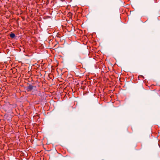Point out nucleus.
Here are the masks:
<instances>
[{
	"mask_svg": "<svg viewBox=\"0 0 160 160\" xmlns=\"http://www.w3.org/2000/svg\"><path fill=\"white\" fill-rule=\"evenodd\" d=\"M33 88V86L31 85H29L27 88V90L28 91H31Z\"/></svg>",
	"mask_w": 160,
	"mask_h": 160,
	"instance_id": "1",
	"label": "nucleus"
},
{
	"mask_svg": "<svg viewBox=\"0 0 160 160\" xmlns=\"http://www.w3.org/2000/svg\"><path fill=\"white\" fill-rule=\"evenodd\" d=\"M10 37H11L12 38H14L15 37V35L14 33H11V34H10Z\"/></svg>",
	"mask_w": 160,
	"mask_h": 160,
	"instance_id": "2",
	"label": "nucleus"
}]
</instances>
